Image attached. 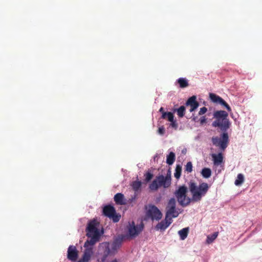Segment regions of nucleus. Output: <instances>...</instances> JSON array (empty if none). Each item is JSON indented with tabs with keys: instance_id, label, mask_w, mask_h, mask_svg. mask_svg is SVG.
Returning a JSON list of instances; mask_svg holds the SVG:
<instances>
[{
	"instance_id": "obj_1",
	"label": "nucleus",
	"mask_w": 262,
	"mask_h": 262,
	"mask_svg": "<svg viewBox=\"0 0 262 262\" xmlns=\"http://www.w3.org/2000/svg\"><path fill=\"white\" fill-rule=\"evenodd\" d=\"M122 238L116 239L112 244V250L110 249V244L107 242L102 243L99 246L98 261L105 262L109 255L114 254L119 248L122 243Z\"/></svg>"
},
{
	"instance_id": "obj_2",
	"label": "nucleus",
	"mask_w": 262,
	"mask_h": 262,
	"mask_svg": "<svg viewBox=\"0 0 262 262\" xmlns=\"http://www.w3.org/2000/svg\"><path fill=\"white\" fill-rule=\"evenodd\" d=\"M228 114L225 111H216L213 113L214 120L212 126L217 127L222 132H227L230 127L231 122L228 119Z\"/></svg>"
},
{
	"instance_id": "obj_3",
	"label": "nucleus",
	"mask_w": 262,
	"mask_h": 262,
	"mask_svg": "<svg viewBox=\"0 0 262 262\" xmlns=\"http://www.w3.org/2000/svg\"><path fill=\"white\" fill-rule=\"evenodd\" d=\"M189 190L192 194V199L194 202H199L203 196L207 193L209 186L206 183H200L199 186L194 182L190 181L188 184Z\"/></svg>"
},
{
	"instance_id": "obj_4",
	"label": "nucleus",
	"mask_w": 262,
	"mask_h": 262,
	"mask_svg": "<svg viewBox=\"0 0 262 262\" xmlns=\"http://www.w3.org/2000/svg\"><path fill=\"white\" fill-rule=\"evenodd\" d=\"M171 184L170 176L164 177L160 175L156 177V178L149 185V188L151 190L156 191L161 186L164 188H168Z\"/></svg>"
},
{
	"instance_id": "obj_5",
	"label": "nucleus",
	"mask_w": 262,
	"mask_h": 262,
	"mask_svg": "<svg viewBox=\"0 0 262 262\" xmlns=\"http://www.w3.org/2000/svg\"><path fill=\"white\" fill-rule=\"evenodd\" d=\"M212 144L224 151L228 145L229 142V135L227 132H222L220 137H213L211 139Z\"/></svg>"
},
{
	"instance_id": "obj_6",
	"label": "nucleus",
	"mask_w": 262,
	"mask_h": 262,
	"mask_svg": "<svg viewBox=\"0 0 262 262\" xmlns=\"http://www.w3.org/2000/svg\"><path fill=\"white\" fill-rule=\"evenodd\" d=\"M187 188L185 186H180L174 192L178 202L182 206H186L190 203V199L187 196Z\"/></svg>"
},
{
	"instance_id": "obj_7",
	"label": "nucleus",
	"mask_w": 262,
	"mask_h": 262,
	"mask_svg": "<svg viewBox=\"0 0 262 262\" xmlns=\"http://www.w3.org/2000/svg\"><path fill=\"white\" fill-rule=\"evenodd\" d=\"M179 213L176 210V201L175 199L171 198L166 207V215L169 217H177Z\"/></svg>"
},
{
	"instance_id": "obj_8",
	"label": "nucleus",
	"mask_w": 262,
	"mask_h": 262,
	"mask_svg": "<svg viewBox=\"0 0 262 262\" xmlns=\"http://www.w3.org/2000/svg\"><path fill=\"white\" fill-rule=\"evenodd\" d=\"M103 213L105 216L112 219L114 223L119 222L121 217L120 215L117 214L115 208L110 205L104 207Z\"/></svg>"
},
{
	"instance_id": "obj_9",
	"label": "nucleus",
	"mask_w": 262,
	"mask_h": 262,
	"mask_svg": "<svg viewBox=\"0 0 262 262\" xmlns=\"http://www.w3.org/2000/svg\"><path fill=\"white\" fill-rule=\"evenodd\" d=\"M146 215L152 221H159L161 219L162 214L160 210L154 205H149L146 211Z\"/></svg>"
},
{
	"instance_id": "obj_10",
	"label": "nucleus",
	"mask_w": 262,
	"mask_h": 262,
	"mask_svg": "<svg viewBox=\"0 0 262 262\" xmlns=\"http://www.w3.org/2000/svg\"><path fill=\"white\" fill-rule=\"evenodd\" d=\"M99 225L98 222L93 220L89 222L86 228V236H100L99 230L98 227Z\"/></svg>"
},
{
	"instance_id": "obj_11",
	"label": "nucleus",
	"mask_w": 262,
	"mask_h": 262,
	"mask_svg": "<svg viewBox=\"0 0 262 262\" xmlns=\"http://www.w3.org/2000/svg\"><path fill=\"white\" fill-rule=\"evenodd\" d=\"M144 225L141 223L139 225L136 226L134 222L129 224L128 227V235L131 237L138 236L143 229Z\"/></svg>"
},
{
	"instance_id": "obj_12",
	"label": "nucleus",
	"mask_w": 262,
	"mask_h": 262,
	"mask_svg": "<svg viewBox=\"0 0 262 262\" xmlns=\"http://www.w3.org/2000/svg\"><path fill=\"white\" fill-rule=\"evenodd\" d=\"M209 98L210 100L214 103H219L225 106L228 112L231 111L230 106L222 99L221 97L213 93L209 94Z\"/></svg>"
},
{
	"instance_id": "obj_13",
	"label": "nucleus",
	"mask_w": 262,
	"mask_h": 262,
	"mask_svg": "<svg viewBox=\"0 0 262 262\" xmlns=\"http://www.w3.org/2000/svg\"><path fill=\"white\" fill-rule=\"evenodd\" d=\"M78 257V251L74 246H70L68 249L67 258L69 260L75 261Z\"/></svg>"
},
{
	"instance_id": "obj_14",
	"label": "nucleus",
	"mask_w": 262,
	"mask_h": 262,
	"mask_svg": "<svg viewBox=\"0 0 262 262\" xmlns=\"http://www.w3.org/2000/svg\"><path fill=\"white\" fill-rule=\"evenodd\" d=\"M172 220L171 217L165 216V218L164 220H162L160 222L158 223L155 227V229L157 230H165L172 223Z\"/></svg>"
},
{
	"instance_id": "obj_15",
	"label": "nucleus",
	"mask_w": 262,
	"mask_h": 262,
	"mask_svg": "<svg viewBox=\"0 0 262 262\" xmlns=\"http://www.w3.org/2000/svg\"><path fill=\"white\" fill-rule=\"evenodd\" d=\"M186 105L190 106V112H192L196 110L199 105V102L196 101V96H192L190 97L186 101Z\"/></svg>"
},
{
	"instance_id": "obj_16",
	"label": "nucleus",
	"mask_w": 262,
	"mask_h": 262,
	"mask_svg": "<svg viewBox=\"0 0 262 262\" xmlns=\"http://www.w3.org/2000/svg\"><path fill=\"white\" fill-rule=\"evenodd\" d=\"M211 157L214 166H218L223 163L224 157L221 152L217 154H211Z\"/></svg>"
},
{
	"instance_id": "obj_17",
	"label": "nucleus",
	"mask_w": 262,
	"mask_h": 262,
	"mask_svg": "<svg viewBox=\"0 0 262 262\" xmlns=\"http://www.w3.org/2000/svg\"><path fill=\"white\" fill-rule=\"evenodd\" d=\"M87 236L89 238H90V239L89 240H87L84 244V247L86 248H89V246H93L94 245H95L96 244V243L99 241V238H100V237L96 236Z\"/></svg>"
},
{
	"instance_id": "obj_18",
	"label": "nucleus",
	"mask_w": 262,
	"mask_h": 262,
	"mask_svg": "<svg viewBox=\"0 0 262 262\" xmlns=\"http://www.w3.org/2000/svg\"><path fill=\"white\" fill-rule=\"evenodd\" d=\"M114 201L117 205H125V202L124 195L121 193H118L115 195Z\"/></svg>"
},
{
	"instance_id": "obj_19",
	"label": "nucleus",
	"mask_w": 262,
	"mask_h": 262,
	"mask_svg": "<svg viewBox=\"0 0 262 262\" xmlns=\"http://www.w3.org/2000/svg\"><path fill=\"white\" fill-rule=\"evenodd\" d=\"M92 253L93 251L92 248H86L82 257V259L81 260L83 262L89 261L91 258Z\"/></svg>"
},
{
	"instance_id": "obj_20",
	"label": "nucleus",
	"mask_w": 262,
	"mask_h": 262,
	"mask_svg": "<svg viewBox=\"0 0 262 262\" xmlns=\"http://www.w3.org/2000/svg\"><path fill=\"white\" fill-rule=\"evenodd\" d=\"M189 232V228H184L182 230L179 231L178 233L180 236V238L182 240H184L187 236Z\"/></svg>"
},
{
	"instance_id": "obj_21",
	"label": "nucleus",
	"mask_w": 262,
	"mask_h": 262,
	"mask_svg": "<svg viewBox=\"0 0 262 262\" xmlns=\"http://www.w3.org/2000/svg\"><path fill=\"white\" fill-rule=\"evenodd\" d=\"M175 159V154L173 152H170L169 155L167 156L166 163L169 165H172L174 163Z\"/></svg>"
},
{
	"instance_id": "obj_22",
	"label": "nucleus",
	"mask_w": 262,
	"mask_h": 262,
	"mask_svg": "<svg viewBox=\"0 0 262 262\" xmlns=\"http://www.w3.org/2000/svg\"><path fill=\"white\" fill-rule=\"evenodd\" d=\"M201 174L203 178L206 179L208 178L211 175V170L209 168H204L202 170Z\"/></svg>"
},
{
	"instance_id": "obj_23",
	"label": "nucleus",
	"mask_w": 262,
	"mask_h": 262,
	"mask_svg": "<svg viewBox=\"0 0 262 262\" xmlns=\"http://www.w3.org/2000/svg\"><path fill=\"white\" fill-rule=\"evenodd\" d=\"M178 83L181 88H185L188 86V81L184 78H180L178 79Z\"/></svg>"
},
{
	"instance_id": "obj_24",
	"label": "nucleus",
	"mask_w": 262,
	"mask_h": 262,
	"mask_svg": "<svg viewBox=\"0 0 262 262\" xmlns=\"http://www.w3.org/2000/svg\"><path fill=\"white\" fill-rule=\"evenodd\" d=\"M182 166L180 164H177L175 169L174 176L177 179H179L181 175Z\"/></svg>"
},
{
	"instance_id": "obj_25",
	"label": "nucleus",
	"mask_w": 262,
	"mask_h": 262,
	"mask_svg": "<svg viewBox=\"0 0 262 262\" xmlns=\"http://www.w3.org/2000/svg\"><path fill=\"white\" fill-rule=\"evenodd\" d=\"M162 118L164 119H167L168 121H172L174 116L171 112L163 113L162 115Z\"/></svg>"
},
{
	"instance_id": "obj_26",
	"label": "nucleus",
	"mask_w": 262,
	"mask_h": 262,
	"mask_svg": "<svg viewBox=\"0 0 262 262\" xmlns=\"http://www.w3.org/2000/svg\"><path fill=\"white\" fill-rule=\"evenodd\" d=\"M244 176L242 174L239 173L237 175V179L235 181L234 184L236 186H239L241 185L244 182Z\"/></svg>"
},
{
	"instance_id": "obj_27",
	"label": "nucleus",
	"mask_w": 262,
	"mask_h": 262,
	"mask_svg": "<svg viewBox=\"0 0 262 262\" xmlns=\"http://www.w3.org/2000/svg\"><path fill=\"white\" fill-rule=\"evenodd\" d=\"M218 232H214L212 234L208 235L207 237V243L208 244L211 243L218 236Z\"/></svg>"
},
{
	"instance_id": "obj_28",
	"label": "nucleus",
	"mask_w": 262,
	"mask_h": 262,
	"mask_svg": "<svg viewBox=\"0 0 262 262\" xmlns=\"http://www.w3.org/2000/svg\"><path fill=\"white\" fill-rule=\"evenodd\" d=\"M132 186L133 189L135 191H137L140 188L141 186V182L140 181H134L133 182Z\"/></svg>"
},
{
	"instance_id": "obj_29",
	"label": "nucleus",
	"mask_w": 262,
	"mask_h": 262,
	"mask_svg": "<svg viewBox=\"0 0 262 262\" xmlns=\"http://www.w3.org/2000/svg\"><path fill=\"white\" fill-rule=\"evenodd\" d=\"M185 112V107L184 106H181L177 110V114L179 117L182 118L184 116Z\"/></svg>"
},
{
	"instance_id": "obj_30",
	"label": "nucleus",
	"mask_w": 262,
	"mask_h": 262,
	"mask_svg": "<svg viewBox=\"0 0 262 262\" xmlns=\"http://www.w3.org/2000/svg\"><path fill=\"white\" fill-rule=\"evenodd\" d=\"M144 181L147 183L149 182L152 179L154 175L150 172L148 171L144 174Z\"/></svg>"
},
{
	"instance_id": "obj_31",
	"label": "nucleus",
	"mask_w": 262,
	"mask_h": 262,
	"mask_svg": "<svg viewBox=\"0 0 262 262\" xmlns=\"http://www.w3.org/2000/svg\"><path fill=\"white\" fill-rule=\"evenodd\" d=\"M185 171L191 172L192 171V164L191 162H187L185 166Z\"/></svg>"
},
{
	"instance_id": "obj_32",
	"label": "nucleus",
	"mask_w": 262,
	"mask_h": 262,
	"mask_svg": "<svg viewBox=\"0 0 262 262\" xmlns=\"http://www.w3.org/2000/svg\"><path fill=\"white\" fill-rule=\"evenodd\" d=\"M170 122V126L173 128L174 129H177L178 127V123H177L176 120H174V118H173V119L172 121H169Z\"/></svg>"
},
{
	"instance_id": "obj_33",
	"label": "nucleus",
	"mask_w": 262,
	"mask_h": 262,
	"mask_svg": "<svg viewBox=\"0 0 262 262\" xmlns=\"http://www.w3.org/2000/svg\"><path fill=\"white\" fill-rule=\"evenodd\" d=\"M158 133L161 135H163L165 133V128L163 126L159 127Z\"/></svg>"
},
{
	"instance_id": "obj_34",
	"label": "nucleus",
	"mask_w": 262,
	"mask_h": 262,
	"mask_svg": "<svg viewBox=\"0 0 262 262\" xmlns=\"http://www.w3.org/2000/svg\"><path fill=\"white\" fill-rule=\"evenodd\" d=\"M207 111V108L206 107H203L201 108L199 112V115H202L206 113Z\"/></svg>"
},
{
	"instance_id": "obj_35",
	"label": "nucleus",
	"mask_w": 262,
	"mask_h": 262,
	"mask_svg": "<svg viewBox=\"0 0 262 262\" xmlns=\"http://www.w3.org/2000/svg\"><path fill=\"white\" fill-rule=\"evenodd\" d=\"M206 121V118L205 116H203L201 117L200 118V123L201 124H203V123H205Z\"/></svg>"
},
{
	"instance_id": "obj_36",
	"label": "nucleus",
	"mask_w": 262,
	"mask_h": 262,
	"mask_svg": "<svg viewBox=\"0 0 262 262\" xmlns=\"http://www.w3.org/2000/svg\"><path fill=\"white\" fill-rule=\"evenodd\" d=\"M159 112H160V113H162V115L163 114V113H165V112L164 111V108H163V107H161V108H160V110H159Z\"/></svg>"
},
{
	"instance_id": "obj_37",
	"label": "nucleus",
	"mask_w": 262,
	"mask_h": 262,
	"mask_svg": "<svg viewBox=\"0 0 262 262\" xmlns=\"http://www.w3.org/2000/svg\"><path fill=\"white\" fill-rule=\"evenodd\" d=\"M111 262H119L116 259H115L111 261Z\"/></svg>"
},
{
	"instance_id": "obj_38",
	"label": "nucleus",
	"mask_w": 262,
	"mask_h": 262,
	"mask_svg": "<svg viewBox=\"0 0 262 262\" xmlns=\"http://www.w3.org/2000/svg\"><path fill=\"white\" fill-rule=\"evenodd\" d=\"M78 262H83L81 260H79Z\"/></svg>"
}]
</instances>
